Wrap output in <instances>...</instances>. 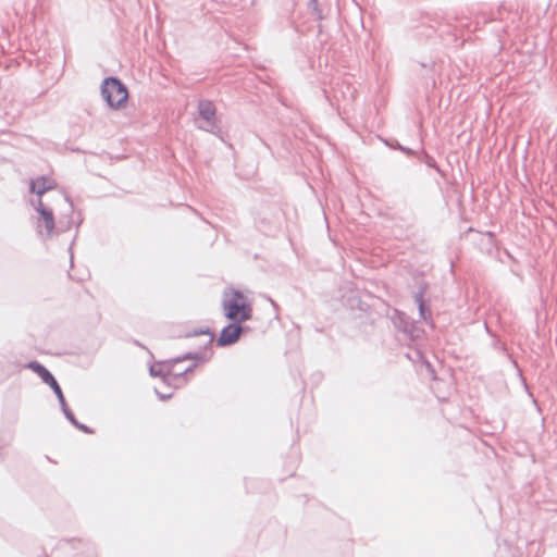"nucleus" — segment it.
<instances>
[{
    "label": "nucleus",
    "instance_id": "f3484780",
    "mask_svg": "<svg viewBox=\"0 0 557 557\" xmlns=\"http://www.w3.org/2000/svg\"><path fill=\"white\" fill-rule=\"evenodd\" d=\"M398 148H399L400 150H403V151L407 152V153H409V152H410V149H408V148H404V147H401V146H398Z\"/></svg>",
    "mask_w": 557,
    "mask_h": 557
},
{
    "label": "nucleus",
    "instance_id": "39448f33",
    "mask_svg": "<svg viewBox=\"0 0 557 557\" xmlns=\"http://www.w3.org/2000/svg\"><path fill=\"white\" fill-rule=\"evenodd\" d=\"M244 326L239 322H233L224 326L218 337V346L225 347L235 344L242 333Z\"/></svg>",
    "mask_w": 557,
    "mask_h": 557
},
{
    "label": "nucleus",
    "instance_id": "423d86ee",
    "mask_svg": "<svg viewBox=\"0 0 557 557\" xmlns=\"http://www.w3.org/2000/svg\"><path fill=\"white\" fill-rule=\"evenodd\" d=\"M45 227L46 237H51L55 227V221L52 209H42L39 213V219L37 221V230L40 235H42L41 227Z\"/></svg>",
    "mask_w": 557,
    "mask_h": 557
},
{
    "label": "nucleus",
    "instance_id": "f257e3e1",
    "mask_svg": "<svg viewBox=\"0 0 557 557\" xmlns=\"http://www.w3.org/2000/svg\"><path fill=\"white\" fill-rule=\"evenodd\" d=\"M206 335L203 347L197 351H189L168 361L152 364L149 368L151 376H159L168 386H177L178 381L186 382L185 375L191 372L198 363L210 360L212 350L209 348L214 341V333L210 329H198L185 334V337Z\"/></svg>",
    "mask_w": 557,
    "mask_h": 557
},
{
    "label": "nucleus",
    "instance_id": "6e6552de",
    "mask_svg": "<svg viewBox=\"0 0 557 557\" xmlns=\"http://www.w3.org/2000/svg\"><path fill=\"white\" fill-rule=\"evenodd\" d=\"M425 292H426V285L423 284L419 287V289L417 292H414L413 299L419 309L420 320H423L424 322H429L431 320L432 313H431L430 307L426 306L425 301H424Z\"/></svg>",
    "mask_w": 557,
    "mask_h": 557
},
{
    "label": "nucleus",
    "instance_id": "9d476101",
    "mask_svg": "<svg viewBox=\"0 0 557 557\" xmlns=\"http://www.w3.org/2000/svg\"><path fill=\"white\" fill-rule=\"evenodd\" d=\"M396 326L403 331L405 334L409 336V338L413 339L419 336V330L409 321L405 314H397V320L395 321Z\"/></svg>",
    "mask_w": 557,
    "mask_h": 557
},
{
    "label": "nucleus",
    "instance_id": "1a4fd4ad",
    "mask_svg": "<svg viewBox=\"0 0 557 557\" xmlns=\"http://www.w3.org/2000/svg\"><path fill=\"white\" fill-rule=\"evenodd\" d=\"M55 187V182L51 177L40 176L36 180L30 181L29 189L32 193L41 197L46 191L51 190Z\"/></svg>",
    "mask_w": 557,
    "mask_h": 557
},
{
    "label": "nucleus",
    "instance_id": "ddd939ff",
    "mask_svg": "<svg viewBox=\"0 0 557 557\" xmlns=\"http://www.w3.org/2000/svg\"><path fill=\"white\" fill-rule=\"evenodd\" d=\"M67 421H69L72 425H74L76 429H78V430L83 431V432H84V433H86V434H91V433H92V430H91L89 426H87V425H85V424H83V423L78 422V421L76 420V418H75V416H74V414H73L72 420H67Z\"/></svg>",
    "mask_w": 557,
    "mask_h": 557
},
{
    "label": "nucleus",
    "instance_id": "4468645a",
    "mask_svg": "<svg viewBox=\"0 0 557 557\" xmlns=\"http://www.w3.org/2000/svg\"><path fill=\"white\" fill-rule=\"evenodd\" d=\"M33 206H34L35 210H36L38 213H40V210H42V209H49V207H47V206L44 203V201H42L41 197H39V196H38V199H37L36 201H34V202H33Z\"/></svg>",
    "mask_w": 557,
    "mask_h": 557
},
{
    "label": "nucleus",
    "instance_id": "2eb2a0df",
    "mask_svg": "<svg viewBox=\"0 0 557 557\" xmlns=\"http://www.w3.org/2000/svg\"><path fill=\"white\" fill-rule=\"evenodd\" d=\"M156 394L158 395V397H159L161 400L169 399V398H171V396H172V393L162 394V393H160L158 389H156Z\"/></svg>",
    "mask_w": 557,
    "mask_h": 557
},
{
    "label": "nucleus",
    "instance_id": "f8f14e48",
    "mask_svg": "<svg viewBox=\"0 0 557 557\" xmlns=\"http://www.w3.org/2000/svg\"><path fill=\"white\" fill-rule=\"evenodd\" d=\"M308 7L315 14V16L319 20L324 18V15H323L321 9L319 8L318 0H309L308 1Z\"/></svg>",
    "mask_w": 557,
    "mask_h": 557
},
{
    "label": "nucleus",
    "instance_id": "7ed1b4c3",
    "mask_svg": "<svg viewBox=\"0 0 557 557\" xmlns=\"http://www.w3.org/2000/svg\"><path fill=\"white\" fill-rule=\"evenodd\" d=\"M101 96L111 109L117 110L127 101L128 91L119 78L110 76L101 84Z\"/></svg>",
    "mask_w": 557,
    "mask_h": 557
},
{
    "label": "nucleus",
    "instance_id": "f03ea898",
    "mask_svg": "<svg viewBox=\"0 0 557 557\" xmlns=\"http://www.w3.org/2000/svg\"><path fill=\"white\" fill-rule=\"evenodd\" d=\"M224 317L233 322H245L252 317V307L242 292L233 289L231 297L225 294L222 300Z\"/></svg>",
    "mask_w": 557,
    "mask_h": 557
},
{
    "label": "nucleus",
    "instance_id": "dca6fc26",
    "mask_svg": "<svg viewBox=\"0 0 557 557\" xmlns=\"http://www.w3.org/2000/svg\"><path fill=\"white\" fill-rule=\"evenodd\" d=\"M426 164H428L430 168H434V169H436L437 171H440V170H438V168H437V165H436V162H435V160H434L433 158H430V159L426 161Z\"/></svg>",
    "mask_w": 557,
    "mask_h": 557
},
{
    "label": "nucleus",
    "instance_id": "9b49d317",
    "mask_svg": "<svg viewBox=\"0 0 557 557\" xmlns=\"http://www.w3.org/2000/svg\"><path fill=\"white\" fill-rule=\"evenodd\" d=\"M51 389L53 391L54 395L57 396V398L59 400V404H60V407H61V410H62L64 417L66 418V420H72L74 413L69 408V406L66 404V400H65V397L63 395V392H62L60 385L57 384Z\"/></svg>",
    "mask_w": 557,
    "mask_h": 557
},
{
    "label": "nucleus",
    "instance_id": "0eeeda50",
    "mask_svg": "<svg viewBox=\"0 0 557 557\" xmlns=\"http://www.w3.org/2000/svg\"><path fill=\"white\" fill-rule=\"evenodd\" d=\"M26 368L34 371L42 380V382L49 385L51 388L59 384L52 373L38 361L34 360L28 362Z\"/></svg>",
    "mask_w": 557,
    "mask_h": 557
},
{
    "label": "nucleus",
    "instance_id": "20e7f679",
    "mask_svg": "<svg viewBox=\"0 0 557 557\" xmlns=\"http://www.w3.org/2000/svg\"><path fill=\"white\" fill-rule=\"evenodd\" d=\"M197 110L199 116L203 120L205 124L199 125L200 129L218 135L221 133V127L216 121V109L211 100L202 99L198 101Z\"/></svg>",
    "mask_w": 557,
    "mask_h": 557
}]
</instances>
